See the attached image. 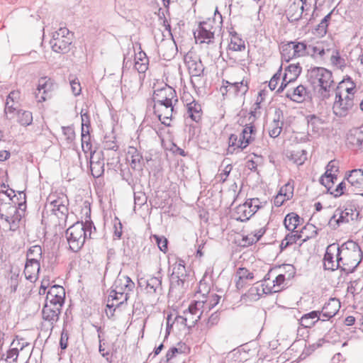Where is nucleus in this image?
<instances>
[{
    "label": "nucleus",
    "mask_w": 363,
    "mask_h": 363,
    "mask_svg": "<svg viewBox=\"0 0 363 363\" xmlns=\"http://www.w3.org/2000/svg\"><path fill=\"white\" fill-rule=\"evenodd\" d=\"M65 297L60 298L58 296H53V297H50V294H47L45 303L53 305L58 308H62L65 303Z\"/></svg>",
    "instance_id": "3c124183"
},
{
    "label": "nucleus",
    "mask_w": 363,
    "mask_h": 363,
    "mask_svg": "<svg viewBox=\"0 0 363 363\" xmlns=\"http://www.w3.org/2000/svg\"><path fill=\"white\" fill-rule=\"evenodd\" d=\"M228 46L233 51H242L245 49V42L242 38H231Z\"/></svg>",
    "instance_id": "8fccbe9b"
},
{
    "label": "nucleus",
    "mask_w": 363,
    "mask_h": 363,
    "mask_svg": "<svg viewBox=\"0 0 363 363\" xmlns=\"http://www.w3.org/2000/svg\"><path fill=\"white\" fill-rule=\"evenodd\" d=\"M187 117L192 121L199 123L202 116V110L201 105L195 100L187 104Z\"/></svg>",
    "instance_id": "7c9ffc66"
},
{
    "label": "nucleus",
    "mask_w": 363,
    "mask_h": 363,
    "mask_svg": "<svg viewBox=\"0 0 363 363\" xmlns=\"http://www.w3.org/2000/svg\"><path fill=\"white\" fill-rule=\"evenodd\" d=\"M17 121L23 126H28L33 122V113L29 111L20 109L17 111Z\"/></svg>",
    "instance_id": "e433bc0d"
},
{
    "label": "nucleus",
    "mask_w": 363,
    "mask_h": 363,
    "mask_svg": "<svg viewBox=\"0 0 363 363\" xmlns=\"http://www.w3.org/2000/svg\"><path fill=\"white\" fill-rule=\"evenodd\" d=\"M335 99L333 106L334 114L338 117L346 116L354 105L353 96L347 95L342 98L340 91H335Z\"/></svg>",
    "instance_id": "9d476101"
},
{
    "label": "nucleus",
    "mask_w": 363,
    "mask_h": 363,
    "mask_svg": "<svg viewBox=\"0 0 363 363\" xmlns=\"http://www.w3.org/2000/svg\"><path fill=\"white\" fill-rule=\"evenodd\" d=\"M318 77H321L318 91V96L322 100L328 99L333 84L332 72L323 67H318L308 70V78H317Z\"/></svg>",
    "instance_id": "7ed1b4c3"
},
{
    "label": "nucleus",
    "mask_w": 363,
    "mask_h": 363,
    "mask_svg": "<svg viewBox=\"0 0 363 363\" xmlns=\"http://www.w3.org/2000/svg\"><path fill=\"white\" fill-rule=\"evenodd\" d=\"M358 216L359 211L351 206L346 207L344 210L337 208L330 218L328 224L333 229H336L340 224L347 223L351 220H357Z\"/></svg>",
    "instance_id": "0eeeda50"
},
{
    "label": "nucleus",
    "mask_w": 363,
    "mask_h": 363,
    "mask_svg": "<svg viewBox=\"0 0 363 363\" xmlns=\"http://www.w3.org/2000/svg\"><path fill=\"white\" fill-rule=\"evenodd\" d=\"M340 246L338 244L329 245L325 250L323 257V267L325 270L335 271L341 269V262H339Z\"/></svg>",
    "instance_id": "1a4fd4ad"
},
{
    "label": "nucleus",
    "mask_w": 363,
    "mask_h": 363,
    "mask_svg": "<svg viewBox=\"0 0 363 363\" xmlns=\"http://www.w3.org/2000/svg\"><path fill=\"white\" fill-rule=\"evenodd\" d=\"M153 101L156 108L164 106H172V104L178 103V98L176 91L172 87L165 86L154 91Z\"/></svg>",
    "instance_id": "423d86ee"
},
{
    "label": "nucleus",
    "mask_w": 363,
    "mask_h": 363,
    "mask_svg": "<svg viewBox=\"0 0 363 363\" xmlns=\"http://www.w3.org/2000/svg\"><path fill=\"white\" fill-rule=\"evenodd\" d=\"M281 66L279 67L278 71L272 76L269 82V87L271 90H274L278 84V82L280 79L281 73Z\"/></svg>",
    "instance_id": "bf43d9fd"
},
{
    "label": "nucleus",
    "mask_w": 363,
    "mask_h": 363,
    "mask_svg": "<svg viewBox=\"0 0 363 363\" xmlns=\"http://www.w3.org/2000/svg\"><path fill=\"white\" fill-rule=\"evenodd\" d=\"M203 302L196 301L190 304L188 308V311H184V314H188L189 316L195 314H202V311H200V307L203 306Z\"/></svg>",
    "instance_id": "603ef678"
},
{
    "label": "nucleus",
    "mask_w": 363,
    "mask_h": 363,
    "mask_svg": "<svg viewBox=\"0 0 363 363\" xmlns=\"http://www.w3.org/2000/svg\"><path fill=\"white\" fill-rule=\"evenodd\" d=\"M306 0H294L286 11V16L289 22H296L302 17L304 11H307Z\"/></svg>",
    "instance_id": "4468645a"
},
{
    "label": "nucleus",
    "mask_w": 363,
    "mask_h": 363,
    "mask_svg": "<svg viewBox=\"0 0 363 363\" xmlns=\"http://www.w3.org/2000/svg\"><path fill=\"white\" fill-rule=\"evenodd\" d=\"M104 152L102 151L96 152V151H91L90 153V163L93 162H104Z\"/></svg>",
    "instance_id": "338daca9"
},
{
    "label": "nucleus",
    "mask_w": 363,
    "mask_h": 363,
    "mask_svg": "<svg viewBox=\"0 0 363 363\" xmlns=\"http://www.w3.org/2000/svg\"><path fill=\"white\" fill-rule=\"evenodd\" d=\"M42 257V248L40 245H33L30 247L27 252V259H36L40 262Z\"/></svg>",
    "instance_id": "09e8293b"
},
{
    "label": "nucleus",
    "mask_w": 363,
    "mask_h": 363,
    "mask_svg": "<svg viewBox=\"0 0 363 363\" xmlns=\"http://www.w3.org/2000/svg\"><path fill=\"white\" fill-rule=\"evenodd\" d=\"M225 83L228 85L223 86L220 88V91H222L223 94L227 93L228 91H230L235 95H238L239 94L244 95L248 91L247 83L246 82L244 84L243 81L235 83H230L229 82L226 81Z\"/></svg>",
    "instance_id": "cd10ccee"
},
{
    "label": "nucleus",
    "mask_w": 363,
    "mask_h": 363,
    "mask_svg": "<svg viewBox=\"0 0 363 363\" xmlns=\"http://www.w3.org/2000/svg\"><path fill=\"white\" fill-rule=\"evenodd\" d=\"M128 160L130 162L131 168L134 170L141 171L145 166L142 155L135 147H130L128 152Z\"/></svg>",
    "instance_id": "393cba45"
},
{
    "label": "nucleus",
    "mask_w": 363,
    "mask_h": 363,
    "mask_svg": "<svg viewBox=\"0 0 363 363\" xmlns=\"http://www.w3.org/2000/svg\"><path fill=\"white\" fill-rule=\"evenodd\" d=\"M69 333L65 328L62 329L60 340V346L62 350L67 349L68 346Z\"/></svg>",
    "instance_id": "0e129e2a"
},
{
    "label": "nucleus",
    "mask_w": 363,
    "mask_h": 363,
    "mask_svg": "<svg viewBox=\"0 0 363 363\" xmlns=\"http://www.w3.org/2000/svg\"><path fill=\"white\" fill-rule=\"evenodd\" d=\"M286 96L291 100L301 103L306 101L307 99L311 98L309 92L307 91L306 88L303 85H299L294 88L293 90H288Z\"/></svg>",
    "instance_id": "a878e982"
},
{
    "label": "nucleus",
    "mask_w": 363,
    "mask_h": 363,
    "mask_svg": "<svg viewBox=\"0 0 363 363\" xmlns=\"http://www.w3.org/2000/svg\"><path fill=\"white\" fill-rule=\"evenodd\" d=\"M213 26L210 22L203 21L199 25L194 35L199 39H201V43H211V40L214 38V31H211Z\"/></svg>",
    "instance_id": "aec40b11"
},
{
    "label": "nucleus",
    "mask_w": 363,
    "mask_h": 363,
    "mask_svg": "<svg viewBox=\"0 0 363 363\" xmlns=\"http://www.w3.org/2000/svg\"><path fill=\"white\" fill-rule=\"evenodd\" d=\"M280 269H283L286 274V279H291L296 274V269L291 264H283L282 267H279Z\"/></svg>",
    "instance_id": "680f3d73"
},
{
    "label": "nucleus",
    "mask_w": 363,
    "mask_h": 363,
    "mask_svg": "<svg viewBox=\"0 0 363 363\" xmlns=\"http://www.w3.org/2000/svg\"><path fill=\"white\" fill-rule=\"evenodd\" d=\"M345 179L349 183L348 189L353 190L354 194H360L363 190V169H352L346 174Z\"/></svg>",
    "instance_id": "2eb2a0df"
},
{
    "label": "nucleus",
    "mask_w": 363,
    "mask_h": 363,
    "mask_svg": "<svg viewBox=\"0 0 363 363\" xmlns=\"http://www.w3.org/2000/svg\"><path fill=\"white\" fill-rule=\"evenodd\" d=\"M57 89V84L50 77H40L38 80L35 99L38 102H43L50 99L53 91Z\"/></svg>",
    "instance_id": "6e6552de"
},
{
    "label": "nucleus",
    "mask_w": 363,
    "mask_h": 363,
    "mask_svg": "<svg viewBox=\"0 0 363 363\" xmlns=\"http://www.w3.org/2000/svg\"><path fill=\"white\" fill-rule=\"evenodd\" d=\"M255 133L256 130L253 125L246 124L240 135L238 147L243 150L248 146L254 140Z\"/></svg>",
    "instance_id": "b1692460"
},
{
    "label": "nucleus",
    "mask_w": 363,
    "mask_h": 363,
    "mask_svg": "<svg viewBox=\"0 0 363 363\" xmlns=\"http://www.w3.org/2000/svg\"><path fill=\"white\" fill-rule=\"evenodd\" d=\"M17 104L6 101L4 107V116L6 119L11 121L17 115Z\"/></svg>",
    "instance_id": "a19ab883"
},
{
    "label": "nucleus",
    "mask_w": 363,
    "mask_h": 363,
    "mask_svg": "<svg viewBox=\"0 0 363 363\" xmlns=\"http://www.w3.org/2000/svg\"><path fill=\"white\" fill-rule=\"evenodd\" d=\"M62 133L68 143H72L75 138V133L71 126H62Z\"/></svg>",
    "instance_id": "13d9d810"
},
{
    "label": "nucleus",
    "mask_w": 363,
    "mask_h": 363,
    "mask_svg": "<svg viewBox=\"0 0 363 363\" xmlns=\"http://www.w3.org/2000/svg\"><path fill=\"white\" fill-rule=\"evenodd\" d=\"M284 123L280 121L279 115L277 118H274L271 124V127L269 130V134L272 138H277L281 133L282 126Z\"/></svg>",
    "instance_id": "37998d69"
},
{
    "label": "nucleus",
    "mask_w": 363,
    "mask_h": 363,
    "mask_svg": "<svg viewBox=\"0 0 363 363\" xmlns=\"http://www.w3.org/2000/svg\"><path fill=\"white\" fill-rule=\"evenodd\" d=\"M201 313L194 314L192 316H189L188 314H184V316L179 315L177 319L179 320H182L181 323L189 328L194 327L196 323L200 320Z\"/></svg>",
    "instance_id": "79ce46f5"
},
{
    "label": "nucleus",
    "mask_w": 363,
    "mask_h": 363,
    "mask_svg": "<svg viewBox=\"0 0 363 363\" xmlns=\"http://www.w3.org/2000/svg\"><path fill=\"white\" fill-rule=\"evenodd\" d=\"M89 118V116L87 113L82 114V147L83 151L86 152L87 151L91 150V144L90 143V135L89 130L85 131L83 126L84 125V118Z\"/></svg>",
    "instance_id": "f704fd0d"
},
{
    "label": "nucleus",
    "mask_w": 363,
    "mask_h": 363,
    "mask_svg": "<svg viewBox=\"0 0 363 363\" xmlns=\"http://www.w3.org/2000/svg\"><path fill=\"white\" fill-rule=\"evenodd\" d=\"M259 209V205H255L252 208V201H245L243 204L239 205L235 209L238 215L236 220L241 222L248 220Z\"/></svg>",
    "instance_id": "f3484780"
},
{
    "label": "nucleus",
    "mask_w": 363,
    "mask_h": 363,
    "mask_svg": "<svg viewBox=\"0 0 363 363\" xmlns=\"http://www.w3.org/2000/svg\"><path fill=\"white\" fill-rule=\"evenodd\" d=\"M149 60L146 53L142 50L135 55V69L139 73H145L148 69Z\"/></svg>",
    "instance_id": "c756f323"
},
{
    "label": "nucleus",
    "mask_w": 363,
    "mask_h": 363,
    "mask_svg": "<svg viewBox=\"0 0 363 363\" xmlns=\"http://www.w3.org/2000/svg\"><path fill=\"white\" fill-rule=\"evenodd\" d=\"M347 140L349 143L357 147H363V125L351 133Z\"/></svg>",
    "instance_id": "72a5a7b5"
},
{
    "label": "nucleus",
    "mask_w": 363,
    "mask_h": 363,
    "mask_svg": "<svg viewBox=\"0 0 363 363\" xmlns=\"http://www.w3.org/2000/svg\"><path fill=\"white\" fill-rule=\"evenodd\" d=\"M340 302L336 298H331L326 302L320 311L322 319L326 320V322L334 317L339 311Z\"/></svg>",
    "instance_id": "a211bd4d"
},
{
    "label": "nucleus",
    "mask_w": 363,
    "mask_h": 363,
    "mask_svg": "<svg viewBox=\"0 0 363 363\" xmlns=\"http://www.w3.org/2000/svg\"><path fill=\"white\" fill-rule=\"evenodd\" d=\"M90 169L94 177H100L104 173V161L100 162L92 161L90 164Z\"/></svg>",
    "instance_id": "49530a36"
},
{
    "label": "nucleus",
    "mask_w": 363,
    "mask_h": 363,
    "mask_svg": "<svg viewBox=\"0 0 363 363\" xmlns=\"http://www.w3.org/2000/svg\"><path fill=\"white\" fill-rule=\"evenodd\" d=\"M301 72V67L299 64H291L285 69V73H289L287 82H294Z\"/></svg>",
    "instance_id": "c03bdc74"
},
{
    "label": "nucleus",
    "mask_w": 363,
    "mask_h": 363,
    "mask_svg": "<svg viewBox=\"0 0 363 363\" xmlns=\"http://www.w3.org/2000/svg\"><path fill=\"white\" fill-rule=\"evenodd\" d=\"M176 104H172V106H160L156 108V105L154 106L155 113H157V117L162 124L166 126L170 125V121L172 118L173 113L175 111Z\"/></svg>",
    "instance_id": "4be33fe9"
},
{
    "label": "nucleus",
    "mask_w": 363,
    "mask_h": 363,
    "mask_svg": "<svg viewBox=\"0 0 363 363\" xmlns=\"http://www.w3.org/2000/svg\"><path fill=\"white\" fill-rule=\"evenodd\" d=\"M145 290L150 295L160 294L162 291V277H152L147 279Z\"/></svg>",
    "instance_id": "2f4dec72"
},
{
    "label": "nucleus",
    "mask_w": 363,
    "mask_h": 363,
    "mask_svg": "<svg viewBox=\"0 0 363 363\" xmlns=\"http://www.w3.org/2000/svg\"><path fill=\"white\" fill-rule=\"evenodd\" d=\"M19 99H20V92L18 91L14 90L9 93L6 101L18 104Z\"/></svg>",
    "instance_id": "774afa93"
},
{
    "label": "nucleus",
    "mask_w": 363,
    "mask_h": 363,
    "mask_svg": "<svg viewBox=\"0 0 363 363\" xmlns=\"http://www.w3.org/2000/svg\"><path fill=\"white\" fill-rule=\"evenodd\" d=\"M290 159L297 165H301L306 160V151L304 150L293 151L291 153Z\"/></svg>",
    "instance_id": "de8ad7c7"
},
{
    "label": "nucleus",
    "mask_w": 363,
    "mask_h": 363,
    "mask_svg": "<svg viewBox=\"0 0 363 363\" xmlns=\"http://www.w3.org/2000/svg\"><path fill=\"white\" fill-rule=\"evenodd\" d=\"M316 323H325L329 325L326 320L322 319L320 311H313L304 314L301 320L300 325L304 328H311Z\"/></svg>",
    "instance_id": "412c9836"
},
{
    "label": "nucleus",
    "mask_w": 363,
    "mask_h": 363,
    "mask_svg": "<svg viewBox=\"0 0 363 363\" xmlns=\"http://www.w3.org/2000/svg\"><path fill=\"white\" fill-rule=\"evenodd\" d=\"M189 273L184 262L182 259L172 265V272L170 274V290L173 289H184L189 286Z\"/></svg>",
    "instance_id": "20e7f679"
},
{
    "label": "nucleus",
    "mask_w": 363,
    "mask_h": 363,
    "mask_svg": "<svg viewBox=\"0 0 363 363\" xmlns=\"http://www.w3.org/2000/svg\"><path fill=\"white\" fill-rule=\"evenodd\" d=\"M355 89V84L350 77H347L346 79H342L337 87L336 91H340L342 94V91H345L347 93V95L352 96L353 94L352 91Z\"/></svg>",
    "instance_id": "ea45409f"
},
{
    "label": "nucleus",
    "mask_w": 363,
    "mask_h": 363,
    "mask_svg": "<svg viewBox=\"0 0 363 363\" xmlns=\"http://www.w3.org/2000/svg\"><path fill=\"white\" fill-rule=\"evenodd\" d=\"M308 123V128H311L312 132L318 133L323 123V121L316 115H308L306 117Z\"/></svg>",
    "instance_id": "4c0bfd02"
},
{
    "label": "nucleus",
    "mask_w": 363,
    "mask_h": 363,
    "mask_svg": "<svg viewBox=\"0 0 363 363\" xmlns=\"http://www.w3.org/2000/svg\"><path fill=\"white\" fill-rule=\"evenodd\" d=\"M184 61L191 75V83L194 87H196V84L201 80L200 77L203 73L204 66L199 58L193 57L189 55L185 57Z\"/></svg>",
    "instance_id": "9b49d317"
},
{
    "label": "nucleus",
    "mask_w": 363,
    "mask_h": 363,
    "mask_svg": "<svg viewBox=\"0 0 363 363\" xmlns=\"http://www.w3.org/2000/svg\"><path fill=\"white\" fill-rule=\"evenodd\" d=\"M62 308L56 307L53 305L45 303L42 315L44 320L48 322L50 326L53 328L54 325L59 320V315L61 313Z\"/></svg>",
    "instance_id": "6ab92c4d"
},
{
    "label": "nucleus",
    "mask_w": 363,
    "mask_h": 363,
    "mask_svg": "<svg viewBox=\"0 0 363 363\" xmlns=\"http://www.w3.org/2000/svg\"><path fill=\"white\" fill-rule=\"evenodd\" d=\"M47 294H50V297L53 296H58L60 298L65 297V289L60 285H54L48 291Z\"/></svg>",
    "instance_id": "864d4df0"
},
{
    "label": "nucleus",
    "mask_w": 363,
    "mask_h": 363,
    "mask_svg": "<svg viewBox=\"0 0 363 363\" xmlns=\"http://www.w3.org/2000/svg\"><path fill=\"white\" fill-rule=\"evenodd\" d=\"M301 238V235L298 231H291V233H289L285 237V247L292 245L293 243H296Z\"/></svg>",
    "instance_id": "5fc2aeb1"
},
{
    "label": "nucleus",
    "mask_w": 363,
    "mask_h": 363,
    "mask_svg": "<svg viewBox=\"0 0 363 363\" xmlns=\"http://www.w3.org/2000/svg\"><path fill=\"white\" fill-rule=\"evenodd\" d=\"M362 252L359 245L352 240L344 242L340 246L339 262H341V270L346 273H352L359 266L362 259Z\"/></svg>",
    "instance_id": "f257e3e1"
},
{
    "label": "nucleus",
    "mask_w": 363,
    "mask_h": 363,
    "mask_svg": "<svg viewBox=\"0 0 363 363\" xmlns=\"http://www.w3.org/2000/svg\"><path fill=\"white\" fill-rule=\"evenodd\" d=\"M19 350L18 348H11L7 351L5 361H8L9 359H13V362H16L18 357Z\"/></svg>",
    "instance_id": "69168bd1"
},
{
    "label": "nucleus",
    "mask_w": 363,
    "mask_h": 363,
    "mask_svg": "<svg viewBox=\"0 0 363 363\" xmlns=\"http://www.w3.org/2000/svg\"><path fill=\"white\" fill-rule=\"evenodd\" d=\"M72 42V34L67 28H60L52 33L50 44L52 50L58 53H66L69 50Z\"/></svg>",
    "instance_id": "39448f33"
},
{
    "label": "nucleus",
    "mask_w": 363,
    "mask_h": 363,
    "mask_svg": "<svg viewBox=\"0 0 363 363\" xmlns=\"http://www.w3.org/2000/svg\"><path fill=\"white\" fill-rule=\"evenodd\" d=\"M220 320V313L218 311H216L211 315L208 318V321L206 323V325L208 328H211L214 325H216Z\"/></svg>",
    "instance_id": "e2e57ef3"
},
{
    "label": "nucleus",
    "mask_w": 363,
    "mask_h": 363,
    "mask_svg": "<svg viewBox=\"0 0 363 363\" xmlns=\"http://www.w3.org/2000/svg\"><path fill=\"white\" fill-rule=\"evenodd\" d=\"M113 286L115 289L111 291V294L124 296V301H127L128 294L129 291H133L135 284L129 277L118 275Z\"/></svg>",
    "instance_id": "ddd939ff"
},
{
    "label": "nucleus",
    "mask_w": 363,
    "mask_h": 363,
    "mask_svg": "<svg viewBox=\"0 0 363 363\" xmlns=\"http://www.w3.org/2000/svg\"><path fill=\"white\" fill-rule=\"evenodd\" d=\"M68 199L62 196L46 203L45 208L50 211L59 219H66L68 215Z\"/></svg>",
    "instance_id": "f8f14e48"
},
{
    "label": "nucleus",
    "mask_w": 363,
    "mask_h": 363,
    "mask_svg": "<svg viewBox=\"0 0 363 363\" xmlns=\"http://www.w3.org/2000/svg\"><path fill=\"white\" fill-rule=\"evenodd\" d=\"M236 276L241 280H252L254 278L253 273L250 272L246 268L240 267L237 272Z\"/></svg>",
    "instance_id": "6e6d98bb"
},
{
    "label": "nucleus",
    "mask_w": 363,
    "mask_h": 363,
    "mask_svg": "<svg viewBox=\"0 0 363 363\" xmlns=\"http://www.w3.org/2000/svg\"><path fill=\"white\" fill-rule=\"evenodd\" d=\"M292 43L294 46L293 53L296 58L308 55L311 53V51H308V45L305 42L292 41Z\"/></svg>",
    "instance_id": "58836bf2"
},
{
    "label": "nucleus",
    "mask_w": 363,
    "mask_h": 363,
    "mask_svg": "<svg viewBox=\"0 0 363 363\" xmlns=\"http://www.w3.org/2000/svg\"><path fill=\"white\" fill-rule=\"evenodd\" d=\"M40 269V262L36 259H27L24 269L26 279L34 282L38 279Z\"/></svg>",
    "instance_id": "5701e85b"
},
{
    "label": "nucleus",
    "mask_w": 363,
    "mask_h": 363,
    "mask_svg": "<svg viewBox=\"0 0 363 363\" xmlns=\"http://www.w3.org/2000/svg\"><path fill=\"white\" fill-rule=\"evenodd\" d=\"M348 188L349 183H346L345 181H342L336 186L333 191L330 192V194L335 197H338L345 194L354 193L353 190Z\"/></svg>",
    "instance_id": "a18cd8bd"
},
{
    "label": "nucleus",
    "mask_w": 363,
    "mask_h": 363,
    "mask_svg": "<svg viewBox=\"0 0 363 363\" xmlns=\"http://www.w3.org/2000/svg\"><path fill=\"white\" fill-rule=\"evenodd\" d=\"M19 209L11 203L8 206V214H10V230H15L18 228V223L22 218L23 215L19 212Z\"/></svg>",
    "instance_id": "c85d7f7f"
},
{
    "label": "nucleus",
    "mask_w": 363,
    "mask_h": 363,
    "mask_svg": "<svg viewBox=\"0 0 363 363\" xmlns=\"http://www.w3.org/2000/svg\"><path fill=\"white\" fill-rule=\"evenodd\" d=\"M154 238L155 240V242L159 247V249L163 252H166V251L167 250V244H168V240L167 238H165L164 237H160L159 235H154Z\"/></svg>",
    "instance_id": "4d7b16f0"
},
{
    "label": "nucleus",
    "mask_w": 363,
    "mask_h": 363,
    "mask_svg": "<svg viewBox=\"0 0 363 363\" xmlns=\"http://www.w3.org/2000/svg\"><path fill=\"white\" fill-rule=\"evenodd\" d=\"M134 202L135 205L142 206L147 202V196L142 191L134 193Z\"/></svg>",
    "instance_id": "052dcab7"
},
{
    "label": "nucleus",
    "mask_w": 363,
    "mask_h": 363,
    "mask_svg": "<svg viewBox=\"0 0 363 363\" xmlns=\"http://www.w3.org/2000/svg\"><path fill=\"white\" fill-rule=\"evenodd\" d=\"M286 274H278L275 279L272 281V285L267 284L265 288H263V292L266 294H274L282 291L286 286L285 280H286Z\"/></svg>",
    "instance_id": "bb28decb"
},
{
    "label": "nucleus",
    "mask_w": 363,
    "mask_h": 363,
    "mask_svg": "<svg viewBox=\"0 0 363 363\" xmlns=\"http://www.w3.org/2000/svg\"><path fill=\"white\" fill-rule=\"evenodd\" d=\"M93 223L91 220L77 221L65 231L69 249L77 252L82 249L85 240L91 238Z\"/></svg>",
    "instance_id": "f03ea898"
},
{
    "label": "nucleus",
    "mask_w": 363,
    "mask_h": 363,
    "mask_svg": "<svg viewBox=\"0 0 363 363\" xmlns=\"http://www.w3.org/2000/svg\"><path fill=\"white\" fill-rule=\"evenodd\" d=\"M339 172L338 162L336 160H331L326 166V171L325 174L320 178V183L325 186L328 191L331 189L330 184H334L335 180L337 179V174Z\"/></svg>",
    "instance_id": "dca6fc26"
},
{
    "label": "nucleus",
    "mask_w": 363,
    "mask_h": 363,
    "mask_svg": "<svg viewBox=\"0 0 363 363\" xmlns=\"http://www.w3.org/2000/svg\"><path fill=\"white\" fill-rule=\"evenodd\" d=\"M301 218L296 213H288L284 220V224L286 228L289 230L294 232V230L300 224Z\"/></svg>",
    "instance_id": "473e14b6"
},
{
    "label": "nucleus",
    "mask_w": 363,
    "mask_h": 363,
    "mask_svg": "<svg viewBox=\"0 0 363 363\" xmlns=\"http://www.w3.org/2000/svg\"><path fill=\"white\" fill-rule=\"evenodd\" d=\"M293 50L294 46L292 41L282 43L280 46V51L282 59L286 62H289L291 60L296 58L295 55H294Z\"/></svg>",
    "instance_id": "c9c22d12"
}]
</instances>
